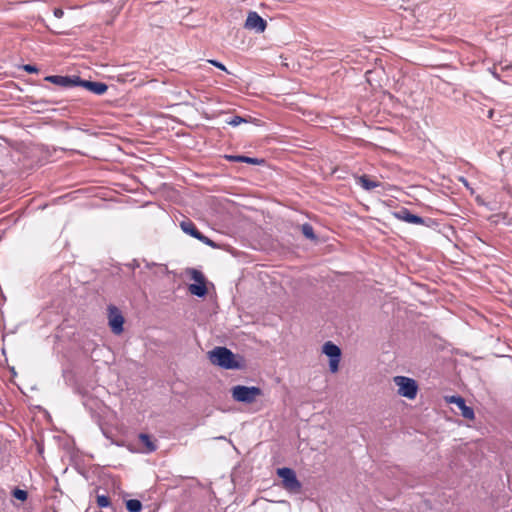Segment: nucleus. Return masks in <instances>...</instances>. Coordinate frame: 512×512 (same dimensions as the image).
<instances>
[{
  "mask_svg": "<svg viewBox=\"0 0 512 512\" xmlns=\"http://www.w3.org/2000/svg\"><path fill=\"white\" fill-rule=\"evenodd\" d=\"M393 215L398 220L410 223V224H416V225H423L424 219L416 214H412L411 211L408 208L402 207L398 211L394 212Z\"/></svg>",
  "mask_w": 512,
  "mask_h": 512,
  "instance_id": "6e6552de",
  "label": "nucleus"
},
{
  "mask_svg": "<svg viewBox=\"0 0 512 512\" xmlns=\"http://www.w3.org/2000/svg\"><path fill=\"white\" fill-rule=\"evenodd\" d=\"M108 85L104 82H93L91 85L90 92L95 95H103L107 92Z\"/></svg>",
  "mask_w": 512,
  "mask_h": 512,
  "instance_id": "dca6fc26",
  "label": "nucleus"
},
{
  "mask_svg": "<svg viewBox=\"0 0 512 512\" xmlns=\"http://www.w3.org/2000/svg\"><path fill=\"white\" fill-rule=\"evenodd\" d=\"M208 359L213 365L219 366L223 369H243L244 363L240 356L235 355L230 349L226 347H215L208 352Z\"/></svg>",
  "mask_w": 512,
  "mask_h": 512,
  "instance_id": "f257e3e1",
  "label": "nucleus"
},
{
  "mask_svg": "<svg viewBox=\"0 0 512 512\" xmlns=\"http://www.w3.org/2000/svg\"><path fill=\"white\" fill-rule=\"evenodd\" d=\"M12 495L17 499V500H20V501H25L28 497V493L27 491L25 490H22V489H19V488H15L12 492Z\"/></svg>",
  "mask_w": 512,
  "mask_h": 512,
  "instance_id": "4be33fe9",
  "label": "nucleus"
},
{
  "mask_svg": "<svg viewBox=\"0 0 512 512\" xmlns=\"http://www.w3.org/2000/svg\"><path fill=\"white\" fill-rule=\"evenodd\" d=\"M301 232L307 239H310V240L317 239V236L314 233V229H313L312 225L309 223H304L303 225H301Z\"/></svg>",
  "mask_w": 512,
  "mask_h": 512,
  "instance_id": "f3484780",
  "label": "nucleus"
},
{
  "mask_svg": "<svg viewBox=\"0 0 512 512\" xmlns=\"http://www.w3.org/2000/svg\"><path fill=\"white\" fill-rule=\"evenodd\" d=\"M44 80L63 88L73 87L74 84V76L50 75Z\"/></svg>",
  "mask_w": 512,
  "mask_h": 512,
  "instance_id": "1a4fd4ad",
  "label": "nucleus"
},
{
  "mask_svg": "<svg viewBox=\"0 0 512 512\" xmlns=\"http://www.w3.org/2000/svg\"><path fill=\"white\" fill-rule=\"evenodd\" d=\"M225 158L230 162H243L252 165L264 163V159L252 158L244 155H226Z\"/></svg>",
  "mask_w": 512,
  "mask_h": 512,
  "instance_id": "9b49d317",
  "label": "nucleus"
},
{
  "mask_svg": "<svg viewBox=\"0 0 512 512\" xmlns=\"http://www.w3.org/2000/svg\"><path fill=\"white\" fill-rule=\"evenodd\" d=\"M244 27L256 33H263L267 27V22L257 12L250 11L247 15Z\"/></svg>",
  "mask_w": 512,
  "mask_h": 512,
  "instance_id": "423d86ee",
  "label": "nucleus"
},
{
  "mask_svg": "<svg viewBox=\"0 0 512 512\" xmlns=\"http://www.w3.org/2000/svg\"><path fill=\"white\" fill-rule=\"evenodd\" d=\"M278 477L282 480V487L291 493H299L302 488L301 482L298 480L295 471L292 468L282 467L276 471Z\"/></svg>",
  "mask_w": 512,
  "mask_h": 512,
  "instance_id": "7ed1b4c3",
  "label": "nucleus"
},
{
  "mask_svg": "<svg viewBox=\"0 0 512 512\" xmlns=\"http://www.w3.org/2000/svg\"><path fill=\"white\" fill-rule=\"evenodd\" d=\"M126 508L129 512H140L142 503L137 499H130L126 502Z\"/></svg>",
  "mask_w": 512,
  "mask_h": 512,
  "instance_id": "a211bd4d",
  "label": "nucleus"
},
{
  "mask_svg": "<svg viewBox=\"0 0 512 512\" xmlns=\"http://www.w3.org/2000/svg\"><path fill=\"white\" fill-rule=\"evenodd\" d=\"M356 183L360 185L364 190L371 191L374 188L381 186L379 181L371 179L368 175L363 174L356 177Z\"/></svg>",
  "mask_w": 512,
  "mask_h": 512,
  "instance_id": "9d476101",
  "label": "nucleus"
},
{
  "mask_svg": "<svg viewBox=\"0 0 512 512\" xmlns=\"http://www.w3.org/2000/svg\"><path fill=\"white\" fill-rule=\"evenodd\" d=\"M96 503L100 508H107L111 506V500L107 495H97Z\"/></svg>",
  "mask_w": 512,
  "mask_h": 512,
  "instance_id": "aec40b11",
  "label": "nucleus"
},
{
  "mask_svg": "<svg viewBox=\"0 0 512 512\" xmlns=\"http://www.w3.org/2000/svg\"><path fill=\"white\" fill-rule=\"evenodd\" d=\"M208 62L210 64H212L213 66L217 67L218 69L222 70V71H225V72H228L227 68L225 67L224 64H222L221 62L217 61V60H208Z\"/></svg>",
  "mask_w": 512,
  "mask_h": 512,
  "instance_id": "a878e982",
  "label": "nucleus"
},
{
  "mask_svg": "<svg viewBox=\"0 0 512 512\" xmlns=\"http://www.w3.org/2000/svg\"><path fill=\"white\" fill-rule=\"evenodd\" d=\"M191 278L196 283H205V277H204L203 273L201 271L196 270V269H192L191 270Z\"/></svg>",
  "mask_w": 512,
  "mask_h": 512,
  "instance_id": "412c9836",
  "label": "nucleus"
},
{
  "mask_svg": "<svg viewBox=\"0 0 512 512\" xmlns=\"http://www.w3.org/2000/svg\"><path fill=\"white\" fill-rule=\"evenodd\" d=\"M108 319L111 331L119 335L123 332L124 317L121 311L115 306H109Z\"/></svg>",
  "mask_w": 512,
  "mask_h": 512,
  "instance_id": "39448f33",
  "label": "nucleus"
},
{
  "mask_svg": "<svg viewBox=\"0 0 512 512\" xmlns=\"http://www.w3.org/2000/svg\"><path fill=\"white\" fill-rule=\"evenodd\" d=\"M323 353L329 358H341L340 348L331 341H328L323 345Z\"/></svg>",
  "mask_w": 512,
  "mask_h": 512,
  "instance_id": "f8f14e48",
  "label": "nucleus"
},
{
  "mask_svg": "<svg viewBox=\"0 0 512 512\" xmlns=\"http://www.w3.org/2000/svg\"><path fill=\"white\" fill-rule=\"evenodd\" d=\"M139 441L145 446V452L146 453H152L156 451L157 445L155 441L152 440L151 436L146 433H140Z\"/></svg>",
  "mask_w": 512,
  "mask_h": 512,
  "instance_id": "ddd939ff",
  "label": "nucleus"
},
{
  "mask_svg": "<svg viewBox=\"0 0 512 512\" xmlns=\"http://www.w3.org/2000/svg\"><path fill=\"white\" fill-rule=\"evenodd\" d=\"M199 241L203 242L204 244L210 246V247H217L216 243L214 241H212L211 239H209L208 237H206L205 235H203L202 233H200V235L198 236L197 238Z\"/></svg>",
  "mask_w": 512,
  "mask_h": 512,
  "instance_id": "393cba45",
  "label": "nucleus"
},
{
  "mask_svg": "<svg viewBox=\"0 0 512 512\" xmlns=\"http://www.w3.org/2000/svg\"><path fill=\"white\" fill-rule=\"evenodd\" d=\"M189 292L197 297H204L207 294V287L205 283H194L188 287Z\"/></svg>",
  "mask_w": 512,
  "mask_h": 512,
  "instance_id": "2eb2a0df",
  "label": "nucleus"
},
{
  "mask_svg": "<svg viewBox=\"0 0 512 512\" xmlns=\"http://www.w3.org/2000/svg\"><path fill=\"white\" fill-rule=\"evenodd\" d=\"M231 395L236 402L252 404L263 395V391L256 386L236 385L232 387Z\"/></svg>",
  "mask_w": 512,
  "mask_h": 512,
  "instance_id": "f03ea898",
  "label": "nucleus"
},
{
  "mask_svg": "<svg viewBox=\"0 0 512 512\" xmlns=\"http://www.w3.org/2000/svg\"><path fill=\"white\" fill-rule=\"evenodd\" d=\"M94 81H89V80H83L81 79L79 76H75L74 75V84H73V87L74 86H80V87H83L85 89H87L88 91H90L91 89V85Z\"/></svg>",
  "mask_w": 512,
  "mask_h": 512,
  "instance_id": "6ab92c4d",
  "label": "nucleus"
},
{
  "mask_svg": "<svg viewBox=\"0 0 512 512\" xmlns=\"http://www.w3.org/2000/svg\"><path fill=\"white\" fill-rule=\"evenodd\" d=\"M394 383L398 386L399 395L408 399H414L417 395L418 385L417 382L405 376L394 377Z\"/></svg>",
  "mask_w": 512,
  "mask_h": 512,
  "instance_id": "20e7f679",
  "label": "nucleus"
},
{
  "mask_svg": "<svg viewBox=\"0 0 512 512\" xmlns=\"http://www.w3.org/2000/svg\"><path fill=\"white\" fill-rule=\"evenodd\" d=\"M245 122H247L246 119L242 118L241 116H233L227 121V123L233 127H236Z\"/></svg>",
  "mask_w": 512,
  "mask_h": 512,
  "instance_id": "5701e85b",
  "label": "nucleus"
},
{
  "mask_svg": "<svg viewBox=\"0 0 512 512\" xmlns=\"http://www.w3.org/2000/svg\"><path fill=\"white\" fill-rule=\"evenodd\" d=\"M23 70L28 72V73H37L38 72V68L34 65H31V64H26V65H23Z\"/></svg>",
  "mask_w": 512,
  "mask_h": 512,
  "instance_id": "bb28decb",
  "label": "nucleus"
},
{
  "mask_svg": "<svg viewBox=\"0 0 512 512\" xmlns=\"http://www.w3.org/2000/svg\"><path fill=\"white\" fill-rule=\"evenodd\" d=\"M446 401L448 403L455 404L459 410L461 411L462 417L468 420H473L475 418V413L472 407L467 406L464 398L458 395H453L450 397H446Z\"/></svg>",
  "mask_w": 512,
  "mask_h": 512,
  "instance_id": "0eeeda50",
  "label": "nucleus"
},
{
  "mask_svg": "<svg viewBox=\"0 0 512 512\" xmlns=\"http://www.w3.org/2000/svg\"><path fill=\"white\" fill-rule=\"evenodd\" d=\"M53 14L56 18H62L64 15V11L61 8H54Z\"/></svg>",
  "mask_w": 512,
  "mask_h": 512,
  "instance_id": "cd10ccee",
  "label": "nucleus"
},
{
  "mask_svg": "<svg viewBox=\"0 0 512 512\" xmlns=\"http://www.w3.org/2000/svg\"><path fill=\"white\" fill-rule=\"evenodd\" d=\"M340 358H330L329 360V368L332 373L338 371Z\"/></svg>",
  "mask_w": 512,
  "mask_h": 512,
  "instance_id": "b1692460",
  "label": "nucleus"
},
{
  "mask_svg": "<svg viewBox=\"0 0 512 512\" xmlns=\"http://www.w3.org/2000/svg\"><path fill=\"white\" fill-rule=\"evenodd\" d=\"M180 227L186 234H189L190 236L194 238H198L200 235V231L196 228L195 224L191 220H185L180 223Z\"/></svg>",
  "mask_w": 512,
  "mask_h": 512,
  "instance_id": "4468645a",
  "label": "nucleus"
},
{
  "mask_svg": "<svg viewBox=\"0 0 512 512\" xmlns=\"http://www.w3.org/2000/svg\"><path fill=\"white\" fill-rule=\"evenodd\" d=\"M511 69H512V66H511Z\"/></svg>",
  "mask_w": 512,
  "mask_h": 512,
  "instance_id": "c85d7f7f",
  "label": "nucleus"
}]
</instances>
